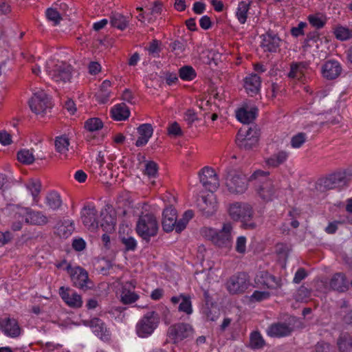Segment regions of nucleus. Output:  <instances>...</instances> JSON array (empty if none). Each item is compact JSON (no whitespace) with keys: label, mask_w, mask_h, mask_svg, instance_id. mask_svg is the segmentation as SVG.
<instances>
[{"label":"nucleus","mask_w":352,"mask_h":352,"mask_svg":"<svg viewBox=\"0 0 352 352\" xmlns=\"http://www.w3.org/2000/svg\"><path fill=\"white\" fill-rule=\"evenodd\" d=\"M45 69L47 74L56 82L65 83L72 77V67L64 62L50 60L46 63Z\"/></svg>","instance_id":"f257e3e1"},{"label":"nucleus","mask_w":352,"mask_h":352,"mask_svg":"<svg viewBox=\"0 0 352 352\" xmlns=\"http://www.w3.org/2000/svg\"><path fill=\"white\" fill-rule=\"evenodd\" d=\"M158 223L152 214L140 216L136 223V232L142 239L149 241L151 237L155 236L158 231Z\"/></svg>","instance_id":"f03ea898"},{"label":"nucleus","mask_w":352,"mask_h":352,"mask_svg":"<svg viewBox=\"0 0 352 352\" xmlns=\"http://www.w3.org/2000/svg\"><path fill=\"white\" fill-rule=\"evenodd\" d=\"M160 322V316L154 311L147 312L138 322L135 326V331L140 338L150 336L157 327Z\"/></svg>","instance_id":"7ed1b4c3"},{"label":"nucleus","mask_w":352,"mask_h":352,"mask_svg":"<svg viewBox=\"0 0 352 352\" xmlns=\"http://www.w3.org/2000/svg\"><path fill=\"white\" fill-rule=\"evenodd\" d=\"M229 214L234 221L243 222L245 228H254V223H248L252 216V207L245 203L236 202L230 205Z\"/></svg>","instance_id":"20e7f679"},{"label":"nucleus","mask_w":352,"mask_h":352,"mask_svg":"<svg viewBox=\"0 0 352 352\" xmlns=\"http://www.w3.org/2000/svg\"><path fill=\"white\" fill-rule=\"evenodd\" d=\"M259 133L254 127L241 128L237 133L236 143L241 149L250 150L256 146Z\"/></svg>","instance_id":"39448f33"},{"label":"nucleus","mask_w":352,"mask_h":352,"mask_svg":"<svg viewBox=\"0 0 352 352\" xmlns=\"http://www.w3.org/2000/svg\"><path fill=\"white\" fill-rule=\"evenodd\" d=\"M226 186L228 191L233 194H242L248 188V180L244 175L239 174L236 170L227 172Z\"/></svg>","instance_id":"423d86ee"},{"label":"nucleus","mask_w":352,"mask_h":352,"mask_svg":"<svg viewBox=\"0 0 352 352\" xmlns=\"http://www.w3.org/2000/svg\"><path fill=\"white\" fill-rule=\"evenodd\" d=\"M194 329L192 327L185 322H177L169 327L167 335L174 342H178L192 338Z\"/></svg>","instance_id":"0eeeda50"},{"label":"nucleus","mask_w":352,"mask_h":352,"mask_svg":"<svg viewBox=\"0 0 352 352\" xmlns=\"http://www.w3.org/2000/svg\"><path fill=\"white\" fill-rule=\"evenodd\" d=\"M232 227L231 224L226 223L218 232L212 229L206 230V235L210 237L211 241L215 245L219 247H229L231 245L232 242Z\"/></svg>","instance_id":"6e6552de"},{"label":"nucleus","mask_w":352,"mask_h":352,"mask_svg":"<svg viewBox=\"0 0 352 352\" xmlns=\"http://www.w3.org/2000/svg\"><path fill=\"white\" fill-rule=\"evenodd\" d=\"M31 110L37 115L44 116L52 107V102L48 96L43 91H38L29 100Z\"/></svg>","instance_id":"1a4fd4ad"},{"label":"nucleus","mask_w":352,"mask_h":352,"mask_svg":"<svg viewBox=\"0 0 352 352\" xmlns=\"http://www.w3.org/2000/svg\"><path fill=\"white\" fill-rule=\"evenodd\" d=\"M66 269L70 274L71 280L75 287L82 290H87L91 287L89 285L91 282L86 270L80 267L72 268L69 264L67 265Z\"/></svg>","instance_id":"9d476101"},{"label":"nucleus","mask_w":352,"mask_h":352,"mask_svg":"<svg viewBox=\"0 0 352 352\" xmlns=\"http://www.w3.org/2000/svg\"><path fill=\"white\" fill-rule=\"evenodd\" d=\"M346 184V176L344 173L338 172L322 178L317 183L318 188L324 191L326 190L339 188Z\"/></svg>","instance_id":"9b49d317"},{"label":"nucleus","mask_w":352,"mask_h":352,"mask_svg":"<svg viewBox=\"0 0 352 352\" xmlns=\"http://www.w3.org/2000/svg\"><path fill=\"white\" fill-rule=\"evenodd\" d=\"M199 176L203 186L209 191L213 192L219 188V178L213 168L208 166L203 168Z\"/></svg>","instance_id":"f8f14e48"},{"label":"nucleus","mask_w":352,"mask_h":352,"mask_svg":"<svg viewBox=\"0 0 352 352\" xmlns=\"http://www.w3.org/2000/svg\"><path fill=\"white\" fill-rule=\"evenodd\" d=\"M248 277L245 273H239L230 278L227 282V289L232 294L244 292L248 287Z\"/></svg>","instance_id":"ddd939ff"},{"label":"nucleus","mask_w":352,"mask_h":352,"mask_svg":"<svg viewBox=\"0 0 352 352\" xmlns=\"http://www.w3.org/2000/svg\"><path fill=\"white\" fill-rule=\"evenodd\" d=\"M254 282L257 287H264L270 289H276L282 286L280 278L266 271L258 272L254 278Z\"/></svg>","instance_id":"4468645a"},{"label":"nucleus","mask_w":352,"mask_h":352,"mask_svg":"<svg viewBox=\"0 0 352 352\" xmlns=\"http://www.w3.org/2000/svg\"><path fill=\"white\" fill-rule=\"evenodd\" d=\"M0 331L7 337L15 338L20 336L21 328L16 320L5 317L0 318Z\"/></svg>","instance_id":"2eb2a0df"},{"label":"nucleus","mask_w":352,"mask_h":352,"mask_svg":"<svg viewBox=\"0 0 352 352\" xmlns=\"http://www.w3.org/2000/svg\"><path fill=\"white\" fill-rule=\"evenodd\" d=\"M81 218L84 226L89 230L94 231L99 227L97 210L94 206H85L81 211Z\"/></svg>","instance_id":"dca6fc26"},{"label":"nucleus","mask_w":352,"mask_h":352,"mask_svg":"<svg viewBox=\"0 0 352 352\" xmlns=\"http://www.w3.org/2000/svg\"><path fill=\"white\" fill-rule=\"evenodd\" d=\"M23 217L25 223L32 226H42L46 225L49 221L48 217L43 212L30 208L25 209Z\"/></svg>","instance_id":"f3484780"},{"label":"nucleus","mask_w":352,"mask_h":352,"mask_svg":"<svg viewBox=\"0 0 352 352\" xmlns=\"http://www.w3.org/2000/svg\"><path fill=\"white\" fill-rule=\"evenodd\" d=\"M199 210L205 217L212 215L217 210V204L212 193L202 196L197 204Z\"/></svg>","instance_id":"a211bd4d"},{"label":"nucleus","mask_w":352,"mask_h":352,"mask_svg":"<svg viewBox=\"0 0 352 352\" xmlns=\"http://www.w3.org/2000/svg\"><path fill=\"white\" fill-rule=\"evenodd\" d=\"M59 294L63 301L70 307L79 308L82 305L81 296L69 288L61 287Z\"/></svg>","instance_id":"6ab92c4d"},{"label":"nucleus","mask_w":352,"mask_h":352,"mask_svg":"<svg viewBox=\"0 0 352 352\" xmlns=\"http://www.w3.org/2000/svg\"><path fill=\"white\" fill-rule=\"evenodd\" d=\"M261 47L264 52H276L280 47V38L272 32H268L261 36Z\"/></svg>","instance_id":"aec40b11"},{"label":"nucleus","mask_w":352,"mask_h":352,"mask_svg":"<svg viewBox=\"0 0 352 352\" xmlns=\"http://www.w3.org/2000/svg\"><path fill=\"white\" fill-rule=\"evenodd\" d=\"M84 324L90 327L93 332L101 340H107L109 338V331L100 319L95 318L90 320H85Z\"/></svg>","instance_id":"412c9836"},{"label":"nucleus","mask_w":352,"mask_h":352,"mask_svg":"<svg viewBox=\"0 0 352 352\" xmlns=\"http://www.w3.org/2000/svg\"><path fill=\"white\" fill-rule=\"evenodd\" d=\"M177 212L172 206L165 208L162 213V227L165 232L173 230L176 223Z\"/></svg>","instance_id":"4be33fe9"},{"label":"nucleus","mask_w":352,"mask_h":352,"mask_svg":"<svg viewBox=\"0 0 352 352\" xmlns=\"http://www.w3.org/2000/svg\"><path fill=\"white\" fill-rule=\"evenodd\" d=\"M342 72L340 64L336 60L327 61L322 67L324 78L333 80L338 77Z\"/></svg>","instance_id":"5701e85b"},{"label":"nucleus","mask_w":352,"mask_h":352,"mask_svg":"<svg viewBox=\"0 0 352 352\" xmlns=\"http://www.w3.org/2000/svg\"><path fill=\"white\" fill-rule=\"evenodd\" d=\"M261 184L257 187V192L261 198L268 201L273 199L275 195V188L272 182L270 179L260 180Z\"/></svg>","instance_id":"b1692460"},{"label":"nucleus","mask_w":352,"mask_h":352,"mask_svg":"<svg viewBox=\"0 0 352 352\" xmlns=\"http://www.w3.org/2000/svg\"><path fill=\"white\" fill-rule=\"evenodd\" d=\"M292 328L285 323H275L271 324L267 330V335L271 337H284L289 335Z\"/></svg>","instance_id":"393cba45"},{"label":"nucleus","mask_w":352,"mask_h":352,"mask_svg":"<svg viewBox=\"0 0 352 352\" xmlns=\"http://www.w3.org/2000/svg\"><path fill=\"white\" fill-rule=\"evenodd\" d=\"M138 132L140 136L135 142V146H142L148 142L150 138L152 136L153 129L151 124H143L138 128Z\"/></svg>","instance_id":"a878e982"},{"label":"nucleus","mask_w":352,"mask_h":352,"mask_svg":"<svg viewBox=\"0 0 352 352\" xmlns=\"http://www.w3.org/2000/svg\"><path fill=\"white\" fill-rule=\"evenodd\" d=\"M261 87V78L257 74H251L245 79L244 87L250 96L256 94Z\"/></svg>","instance_id":"bb28decb"},{"label":"nucleus","mask_w":352,"mask_h":352,"mask_svg":"<svg viewBox=\"0 0 352 352\" xmlns=\"http://www.w3.org/2000/svg\"><path fill=\"white\" fill-rule=\"evenodd\" d=\"M330 287L332 289L338 292H344L348 287V281L343 273H336L330 280Z\"/></svg>","instance_id":"cd10ccee"},{"label":"nucleus","mask_w":352,"mask_h":352,"mask_svg":"<svg viewBox=\"0 0 352 352\" xmlns=\"http://www.w3.org/2000/svg\"><path fill=\"white\" fill-rule=\"evenodd\" d=\"M258 109L252 107L250 109L241 108L236 111V118L243 124H250L256 118Z\"/></svg>","instance_id":"c85d7f7f"},{"label":"nucleus","mask_w":352,"mask_h":352,"mask_svg":"<svg viewBox=\"0 0 352 352\" xmlns=\"http://www.w3.org/2000/svg\"><path fill=\"white\" fill-rule=\"evenodd\" d=\"M104 156L102 151L98 152V157L96 161L92 164V172L94 173L98 174L100 175H107L109 170L110 164L104 166Z\"/></svg>","instance_id":"c756f323"},{"label":"nucleus","mask_w":352,"mask_h":352,"mask_svg":"<svg viewBox=\"0 0 352 352\" xmlns=\"http://www.w3.org/2000/svg\"><path fill=\"white\" fill-rule=\"evenodd\" d=\"M112 118L116 120H124L129 117L130 111L124 103L115 105L111 110Z\"/></svg>","instance_id":"7c9ffc66"},{"label":"nucleus","mask_w":352,"mask_h":352,"mask_svg":"<svg viewBox=\"0 0 352 352\" xmlns=\"http://www.w3.org/2000/svg\"><path fill=\"white\" fill-rule=\"evenodd\" d=\"M102 220L100 221V227L106 232H111L114 231L116 219L114 217L109 214L107 210H102L100 213Z\"/></svg>","instance_id":"2f4dec72"},{"label":"nucleus","mask_w":352,"mask_h":352,"mask_svg":"<svg viewBox=\"0 0 352 352\" xmlns=\"http://www.w3.org/2000/svg\"><path fill=\"white\" fill-rule=\"evenodd\" d=\"M129 16H125L120 13H114L111 17V24L120 30H125L129 23Z\"/></svg>","instance_id":"473e14b6"},{"label":"nucleus","mask_w":352,"mask_h":352,"mask_svg":"<svg viewBox=\"0 0 352 352\" xmlns=\"http://www.w3.org/2000/svg\"><path fill=\"white\" fill-rule=\"evenodd\" d=\"M45 204L50 209L56 210L62 206V199L58 193L53 191L46 195Z\"/></svg>","instance_id":"72a5a7b5"},{"label":"nucleus","mask_w":352,"mask_h":352,"mask_svg":"<svg viewBox=\"0 0 352 352\" xmlns=\"http://www.w3.org/2000/svg\"><path fill=\"white\" fill-rule=\"evenodd\" d=\"M287 157L288 153L287 152L279 151L267 158L265 162L268 166L275 168L284 163L287 160Z\"/></svg>","instance_id":"f704fd0d"},{"label":"nucleus","mask_w":352,"mask_h":352,"mask_svg":"<svg viewBox=\"0 0 352 352\" xmlns=\"http://www.w3.org/2000/svg\"><path fill=\"white\" fill-rule=\"evenodd\" d=\"M340 352H350L352 349V338L347 333H342L337 342Z\"/></svg>","instance_id":"c9c22d12"},{"label":"nucleus","mask_w":352,"mask_h":352,"mask_svg":"<svg viewBox=\"0 0 352 352\" xmlns=\"http://www.w3.org/2000/svg\"><path fill=\"white\" fill-rule=\"evenodd\" d=\"M111 87V82L109 80H104L100 85V90L96 94L97 100L100 103H106L109 97L110 91L109 88Z\"/></svg>","instance_id":"e433bc0d"},{"label":"nucleus","mask_w":352,"mask_h":352,"mask_svg":"<svg viewBox=\"0 0 352 352\" xmlns=\"http://www.w3.org/2000/svg\"><path fill=\"white\" fill-rule=\"evenodd\" d=\"M306 64L303 62L292 63L290 65V72L288 76L291 78L300 79L304 75Z\"/></svg>","instance_id":"4c0bfd02"},{"label":"nucleus","mask_w":352,"mask_h":352,"mask_svg":"<svg viewBox=\"0 0 352 352\" xmlns=\"http://www.w3.org/2000/svg\"><path fill=\"white\" fill-rule=\"evenodd\" d=\"M250 5V3L246 1H241L238 4L236 16L241 24H244L247 20Z\"/></svg>","instance_id":"58836bf2"},{"label":"nucleus","mask_w":352,"mask_h":352,"mask_svg":"<svg viewBox=\"0 0 352 352\" xmlns=\"http://www.w3.org/2000/svg\"><path fill=\"white\" fill-rule=\"evenodd\" d=\"M58 234L60 237L67 238L74 230V222L71 220H65L58 227Z\"/></svg>","instance_id":"ea45409f"},{"label":"nucleus","mask_w":352,"mask_h":352,"mask_svg":"<svg viewBox=\"0 0 352 352\" xmlns=\"http://www.w3.org/2000/svg\"><path fill=\"white\" fill-rule=\"evenodd\" d=\"M69 140L65 135L56 137L55 140V148L57 152L61 154H65L69 148Z\"/></svg>","instance_id":"a19ab883"},{"label":"nucleus","mask_w":352,"mask_h":352,"mask_svg":"<svg viewBox=\"0 0 352 352\" xmlns=\"http://www.w3.org/2000/svg\"><path fill=\"white\" fill-rule=\"evenodd\" d=\"M19 161L23 164H30L34 162L35 157L32 150L23 149L18 152Z\"/></svg>","instance_id":"79ce46f5"},{"label":"nucleus","mask_w":352,"mask_h":352,"mask_svg":"<svg viewBox=\"0 0 352 352\" xmlns=\"http://www.w3.org/2000/svg\"><path fill=\"white\" fill-rule=\"evenodd\" d=\"M138 295L128 289L126 286L122 288L121 300L124 304H131L138 299Z\"/></svg>","instance_id":"37998d69"},{"label":"nucleus","mask_w":352,"mask_h":352,"mask_svg":"<svg viewBox=\"0 0 352 352\" xmlns=\"http://www.w3.org/2000/svg\"><path fill=\"white\" fill-rule=\"evenodd\" d=\"M45 16L48 21L53 23L54 25H58L63 19L60 12L53 8L47 9Z\"/></svg>","instance_id":"c03bdc74"},{"label":"nucleus","mask_w":352,"mask_h":352,"mask_svg":"<svg viewBox=\"0 0 352 352\" xmlns=\"http://www.w3.org/2000/svg\"><path fill=\"white\" fill-rule=\"evenodd\" d=\"M178 310L187 315H190L192 313V302L189 296H182V301L179 303Z\"/></svg>","instance_id":"a18cd8bd"},{"label":"nucleus","mask_w":352,"mask_h":352,"mask_svg":"<svg viewBox=\"0 0 352 352\" xmlns=\"http://www.w3.org/2000/svg\"><path fill=\"white\" fill-rule=\"evenodd\" d=\"M179 77L184 80H192L196 76V72L191 66H184L179 69Z\"/></svg>","instance_id":"49530a36"},{"label":"nucleus","mask_w":352,"mask_h":352,"mask_svg":"<svg viewBox=\"0 0 352 352\" xmlns=\"http://www.w3.org/2000/svg\"><path fill=\"white\" fill-rule=\"evenodd\" d=\"M342 321L346 324H352V309H346V303L344 302L340 311Z\"/></svg>","instance_id":"de8ad7c7"},{"label":"nucleus","mask_w":352,"mask_h":352,"mask_svg":"<svg viewBox=\"0 0 352 352\" xmlns=\"http://www.w3.org/2000/svg\"><path fill=\"white\" fill-rule=\"evenodd\" d=\"M265 344L260 333L254 331L250 335V346L253 349H260Z\"/></svg>","instance_id":"09e8293b"},{"label":"nucleus","mask_w":352,"mask_h":352,"mask_svg":"<svg viewBox=\"0 0 352 352\" xmlns=\"http://www.w3.org/2000/svg\"><path fill=\"white\" fill-rule=\"evenodd\" d=\"M102 122L98 118H90L85 122V126L89 131H95L102 127Z\"/></svg>","instance_id":"8fccbe9b"},{"label":"nucleus","mask_w":352,"mask_h":352,"mask_svg":"<svg viewBox=\"0 0 352 352\" xmlns=\"http://www.w3.org/2000/svg\"><path fill=\"white\" fill-rule=\"evenodd\" d=\"M336 37L340 41H346L352 37V32L346 28L338 27L335 30Z\"/></svg>","instance_id":"3c124183"},{"label":"nucleus","mask_w":352,"mask_h":352,"mask_svg":"<svg viewBox=\"0 0 352 352\" xmlns=\"http://www.w3.org/2000/svg\"><path fill=\"white\" fill-rule=\"evenodd\" d=\"M270 297V293L266 291L256 290L250 296L251 302H261L267 300Z\"/></svg>","instance_id":"603ef678"},{"label":"nucleus","mask_w":352,"mask_h":352,"mask_svg":"<svg viewBox=\"0 0 352 352\" xmlns=\"http://www.w3.org/2000/svg\"><path fill=\"white\" fill-rule=\"evenodd\" d=\"M308 20L309 23L316 28H322L326 23L325 19L319 14L310 15Z\"/></svg>","instance_id":"864d4df0"},{"label":"nucleus","mask_w":352,"mask_h":352,"mask_svg":"<svg viewBox=\"0 0 352 352\" xmlns=\"http://www.w3.org/2000/svg\"><path fill=\"white\" fill-rule=\"evenodd\" d=\"M307 135L305 133H298L293 136L291 140V145L293 148H300L306 141Z\"/></svg>","instance_id":"5fc2aeb1"},{"label":"nucleus","mask_w":352,"mask_h":352,"mask_svg":"<svg viewBox=\"0 0 352 352\" xmlns=\"http://www.w3.org/2000/svg\"><path fill=\"white\" fill-rule=\"evenodd\" d=\"M144 173L149 177H154L157 173V165L153 161L146 162L144 166Z\"/></svg>","instance_id":"6e6d98bb"},{"label":"nucleus","mask_w":352,"mask_h":352,"mask_svg":"<svg viewBox=\"0 0 352 352\" xmlns=\"http://www.w3.org/2000/svg\"><path fill=\"white\" fill-rule=\"evenodd\" d=\"M26 186H27V188L31 192L32 197H34V200H35L36 197L38 196V195L39 194L40 190H41L40 182L38 181L31 180L27 184Z\"/></svg>","instance_id":"4d7b16f0"},{"label":"nucleus","mask_w":352,"mask_h":352,"mask_svg":"<svg viewBox=\"0 0 352 352\" xmlns=\"http://www.w3.org/2000/svg\"><path fill=\"white\" fill-rule=\"evenodd\" d=\"M184 42L179 40L174 41L170 44L171 50L177 55H179L184 52Z\"/></svg>","instance_id":"13d9d810"},{"label":"nucleus","mask_w":352,"mask_h":352,"mask_svg":"<svg viewBox=\"0 0 352 352\" xmlns=\"http://www.w3.org/2000/svg\"><path fill=\"white\" fill-rule=\"evenodd\" d=\"M235 250L238 253L244 254L246 251V238L243 236L236 239Z\"/></svg>","instance_id":"bf43d9fd"},{"label":"nucleus","mask_w":352,"mask_h":352,"mask_svg":"<svg viewBox=\"0 0 352 352\" xmlns=\"http://www.w3.org/2000/svg\"><path fill=\"white\" fill-rule=\"evenodd\" d=\"M122 241L128 251H134L137 247V242L133 237H124L122 239Z\"/></svg>","instance_id":"052dcab7"},{"label":"nucleus","mask_w":352,"mask_h":352,"mask_svg":"<svg viewBox=\"0 0 352 352\" xmlns=\"http://www.w3.org/2000/svg\"><path fill=\"white\" fill-rule=\"evenodd\" d=\"M315 350L316 352H332V347L329 343L321 341L316 344Z\"/></svg>","instance_id":"680f3d73"},{"label":"nucleus","mask_w":352,"mask_h":352,"mask_svg":"<svg viewBox=\"0 0 352 352\" xmlns=\"http://www.w3.org/2000/svg\"><path fill=\"white\" fill-rule=\"evenodd\" d=\"M197 120V116L193 110L188 109L184 115V120L187 122L188 126H191L193 122Z\"/></svg>","instance_id":"e2e57ef3"},{"label":"nucleus","mask_w":352,"mask_h":352,"mask_svg":"<svg viewBox=\"0 0 352 352\" xmlns=\"http://www.w3.org/2000/svg\"><path fill=\"white\" fill-rule=\"evenodd\" d=\"M307 25V23L305 22H300L298 23L297 27H294L291 30L292 34L295 36L298 37L299 36L303 35V29Z\"/></svg>","instance_id":"0e129e2a"},{"label":"nucleus","mask_w":352,"mask_h":352,"mask_svg":"<svg viewBox=\"0 0 352 352\" xmlns=\"http://www.w3.org/2000/svg\"><path fill=\"white\" fill-rule=\"evenodd\" d=\"M289 251V247L285 243H278L276 245V252L282 256H286Z\"/></svg>","instance_id":"69168bd1"},{"label":"nucleus","mask_w":352,"mask_h":352,"mask_svg":"<svg viewBox=\"0 0 352 352\" xmlns=\"http://www.w3.org/2000/svg\"><path fill=\"white\" fill-rule=\"evenodd\" d=\"M168 131L170 135H173L175 136L181 135L182 134V129L179 124L176 122L169 126Z\"/></svg>","instance_id":"338daca9"},{"label":"nucleus","mask_w":352,"mask_h":352,"mask_svg":"<svg viewBox=\"0 0 352 352\" xmlns=\"http://www.w3.org/2000/svg\"><path fill=\"white\" fill-rule=\"evenodd\" d=\"M12 239V234L10 232H0V247L7 244Z\"/></svg>","instance_id":"774afa93"}]
</instances>
